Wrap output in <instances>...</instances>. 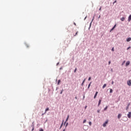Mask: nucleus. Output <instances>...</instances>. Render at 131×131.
Listing matches in <instances>:
<instances>
[{
    "label": "nucleus",
    "mask_w": 131,
    "mask_h": 131,
    "mask_svg": "<svg viewBox=\"0 0 131 131\" xmlns=\"http://www.w3.org/2000/svg\"><path fill=\"white\" fill-rule=\"evenodd\" d=\"M102 7H100L99 9V11H101Z\"/></svg>",
    "instance_id": "29"
},
{
    "label": "nucleus",
    "mask_w": 131,
    "mask_h": 131,
    "mask_svg": "<svg viewBox=\"0 0 131 131\" xmlns=\"http://www.w3.org/2000/svg\"><path fill=\"white\" fill-rule=\"evenodd\" d=\"M84 98H85V96H84V95L83 96V99H84Z\"/></svg>",
    "instance_id": "41"
},
{
    "label": "nucleus",
    "mask_w": 131,
    "mask_h": 131,
    "mask_svg": "<svg viewBox=\"0 0 131 131\" xmlns=\"http://www.w3.org/2000/svg\"><path fill=\"white\" fill-rule=\"evenodd\" d=\"M98 92H96L95 95L94 97V99H95V98L97 97V96L98 95Z\"/></svg>",
    "instance_id": "7"
},
{
    "label": "nucleus",
    "mask_w": 131,
    "mask_h": 131,
    "mask_svg": "<svg viewBox=\"0 0 131 131\" xmlns=\"http://www.w3.org/2000/svg\"><path fill=\"white\" fill-rule=\"evenodd\" d=\"M39 131H43V129H40L39 130Z\"/></svg>",
    "instance_id": "32"
},
{
    "label": "nucleus",
    "mask_w": 131,
    "mask_h": 131,
    "mask_svg": "<svg viewBox=\"0 0 131 131\" xmlns=\"http://www.w3.org/2000/svg\"><path fill=\"white\" fill-rule=\"evenodd\" d=\"M60 82H61V80H59L58 81L57 84H59Z\"/></svg>",
    "instance_id": "17"
},
{
    "label": "nucleus",
    "mask_w": 131,
    "mask_h": 131,
    "mask_svg": "<svg viewBox=\"0 0 131 131\" xmlns=\"http://www.w3.org/2000/svg\"><path fill=\"white\" fill-rule=\"evenodd\" d=\"M92 22H93V19H92V21H91V24H92Z\"/></svg>",
    "instance_id": "43"
},
{
    "label": "nucleus",
    "mask_w": 131,
    "mask_h": 131,
    "mask_svg": "<svg viewBox=\"0 0 131 131\" xmlns=\"http://www.w3.org/2000/svg\"><path fill=\"white\" fill-rule=\"evenodd\" d=\"M98 113H100V111H97Z\"/></svg>",
    "instance_id": "40"
},
{
    "label": "nucleus",
    "mask_w": 131,
    "mask_h": 131,
    "mask_svg": "<svg viewBox=\"0 0 131 131\" xmlns=\"http://www.w3.org/2000/svg\"><path fill=\"white\" fill-rule=\"evenodd\" d=\"M86 122V120H84L83 121V123H85Z\"/></svg>",
    "instance_id": "21"
},
{
    "label": "nucleus",
    "mask_w": 131,
    "mask_h": 131,
    "mask_svg": "<svg viewBox=\"0 0 131 131\" xmlns=\"http://www.w3.org/2000/svg\"><path fill=\"white\" fill-rule=\"evenodd\" d=\"M130 20H131V14L129 16L128 18V21L130 22Z\"/></svg>",
    "instance_id": "5"
},
{
    "label": "nucleus",
    "mask_w": 131,
    "mask_h": 131,
    "mask_svg": "<svg viewBox=\"0 0 131 131\" xmlns=\"http://www.w3.org/2000/svg\"><path fill=\"white\" fill-rule=\"evenodd\" d=\"M63 131H65V129H64L63 130Z\"/></svg>",
    "instance_id": "45"
},
{
    "label": "nucleus",
    "mask_w": 131,
    "mask_h": 131,
    "mask_svg": "<svg viewBox=\"0 0 131 131\" xmlns=\"http://www.w3.org/2000/svg\"><path fill=\"white\" fill-rule=\"evenodd\" d=\"M83 128L84 130H88V126L84 125L83 126Z\"/></svg>",
    "instance_id": "3"
},
{
    "label": "nucleus",
    "mask_w": 131,
    "mask_h": 131,
    "mask_svg": "<svg viewBox=\"0 0 131 131\" xmlns=\"http://www.w3.org/2000/svg\"><path fill=\"white\" fill-rule=\"evenodd\" d=\"M113 83H114V81H112V84H113Z\"/></svg>",
    "instance_id": "38"
},
{
    "label": "nucleus",
    "mask_w": 131,
    "mask_h": 131,
    "mask_svg": "<svg viewBox=\"0 0 131 131\" xmlns=\"http://www.w3.org/2000/svg\"><path fill=\"white\" fill-rule=\"evenodd\" d=\"M125 18L124 17H122L121 18V21H124V20H125Z\"/></svg>",
    "instance_id": "15"
},
{
    "label": "nucleus",
    "mask_w": 131,
    "mask_h": 131,
    "mask_svg": "<svg viewBox=\"0 0 131 131\" xmlns=\"http://www.w3.org/2000/svg\"><path fill=\"white\" fill-rule=\"evenodd\" d=\"M130 62L129 61H127L126 62V66H128V65H129L130 64Z\"/></svg>",
    "instance_id": "6"
},
{
    "label": "nucleus",
    "mask_w": 131,
    "mask_h": 131,
    "mask_svg": "<svg viewBox=\"0 0 131 131\" xmlns=\"http://www.w3.org/2000/svg\"><path fill=\"white\" fill-rule=\"evenodd\" d=\"M90 86H91V83H90L88 85V89H90Z\"/></svg>",
    "instance_id": "24"
},
{
    "label": "nucleus",
    "mask_w": 131,
    "mask_h": 131,
    "mask_svg": "<svg viewBox=\"0 0 131 131\" xmlns=\"http://www.w3.org/2000/svg\"><path fill=\"white\" fill-rule=\"evenodd\" d=\"M26 46L27 48H29V46H28V45L26 44Z\"/></svg>",
    "instance_id": "25"
},
{
    "label": "nucleus",
    "mask_w": 131,
    "mask_h": 131,
    "mask_svg": "<svg viewBox=\"0 0 131 131\" xmlns=\"http://www.w3.org/2000/svg\"><path fill=\"white\" fill-rule=\"evenodd\" d=\"M112 51L113 52H114V48H113L112 49Z\"/></svg>",
    "instance_id": "26"
},
{
    "label": "nucleus",
    "mask_w": 131,
    "mask_h": 131,
    "mask_svg": "<svg viewBox=\"0 0 131 131\" xmlns=\"http://www.w3.org/2000/svg\"><path fill=\"white\" fill-rule=\"evenodd\" d=\"M84 81H85V79L83 81V82L82 83V85H83V83H84Z\"/></svg>",
    "instance_id": "20"
},
{
    "label": "nucleus",
    "mask_w": 131,
    "mask_h": 131,
    "mask_svg": "<svg viewBox=\"0 0 131 131\" xmlns=\"http://www.w3.org/2000/svg\"><path fill=\"white\" fill-rule=\"evenodd\" d=\"M106 84H104L103 86H102V89H105V88H106Z\"/></svg>",
    "instance_id": "14"
},
{
    "label": "nucleus",
    "mask_w": 131,
    "mask_h": 131,
    "mask_svg": "<svg viewBox=\"0 0 131 131\" xmlns=\"http://www.w3.org/2000/svg\"><path fill=\"white\" fill-rule=\"evenodd\" d=\"M75 98L76 100H77V97L76 96Z\"/></svg>",
    "instance_id": "36"
},
{
    "label": "nucleus",
    "mask_w": 131,
    "mask_h": 131,
    "mask_svg": "<svg viewBox=\"0 0 131 131\" xmlns=\"http://www.w3.org/2000/svg\"><path fill=\"white\" fill-rule=\"evenodd\" d=\"M74 25L76 26V24L75 23H74Z\"/></svg>",
    "instance_id": "33"
},
{
    "label": "nucleus",
    "mask_w": 131,
    "mask_h": 131,
    "mask_svg": "<svg viewBox=\"0 0 131 131\" xmlns=\"http://www.w3.org/2000/svg\"><path fill=\"white\" fill-rule=\"evenodd\" d=\"M120 117H121V114H119L118 115V119H119L120 118Z\"/></svg>",
    "instance_id": "11"
},
{
    "label": "nucleus",
    "mask_w": 131,
    "mask_h": 131,
    "mask_svg": "<svg viewBox=\"0 0 131 131\" xmlns=\"http://www.w3.org/2000/svg\"><path fill=\"white\" fill-rule=\"evenodd\" d=\"M32 130H33V128L32 129Z\"/></svg>",
    "instance_id": "46"
},
{
    "label": "nucleus",
    "mask_w": 131,
    "mask_h": 131,
    "mask_svg": "<svg viewBox=\"0 0 131 131\" xmlns=\"http://www.w3.org/2000/svg\"><path fill=\"white\" fill-rule=\"evenodd\" d=\"M130 47H128L127 48V50H129V48H130Z\"/></svg>",
    "instance_id": "34"
},
{
    "label": "nucleus",
    "mask_w": 131,
    "mask_h": 131,
    "mask_svg": "<svg viewBox=\"0 0 131 131\" xmlns=\"http://www.w3.org/2000/svg\"><path fill=\"white\" fill-rule=\"evenodd\" d=\"M107 108H108V106H106L104 108V111H106V110L107 109Z\"/></svg>",
    "instance_id": "18"
},
{
    "label": "nucleus",
    "mask_w": 131,
    "mask_h": 131,
    "mask_svg": "<svg viewBox=\"0 0 131 131\" xmlns=\"http://www.w3.org/2000/svg\"><path fill=\"white\" fill-rule=\"evenodd\" d=\"M88 107V106L86 105V106H85V109H86V107Z\"/></svg>",
    "instance_id": "39"
},
{
    "label": "nucleus",
    "mask_w": 131,
    "mask_h": 131,
    "mask_svg": "<svg viewBox=\"0 0 131 131\" xmlns=\"http://www.w3.org/2000/svg\"><path fill=\"white\" fill-rule=\"evenodd\" d=\"M127 117H128V118H130V117H131V113H130V112H129V113H128V115H127Z\"/></svg>",
    "instance_id": "4"
},
{
    "label": "nucleus",
    "mask_w": 131,
    "mask_h": 131,
    "mask_svg": "<svg viewBox=\"0 0 131 131\" xmlns=\"http://www.w3.org/2000/svg\"><path fill=\"white\" fill-rule=\"evenodd\" d=\"M101 102H102V100L99 99V100L98 101V106H100V104H101Z\"/></svg>",
    "instance_id": "8"
},
{
    "label": "nucleus",
    "mask_w": 131,
    "mask_h": 131,
    "mask_svg": "<svg viewBox=\"0 0 131 131\" xmlns=\"http://www.w3.org/2000/svg\"><path fill=\"white\" fill-rule=\"evenodd\" d=\"M131 40V38L129 37L128 38L126 39V41H130Z\"/></svg>",
    "instance_id": "9"
},
{
    "label": "nucleus",
    "mask_w": 131,
    "mask_h": 131,
    "mask_svg": "<svg viewBox=\"0 0 131 131\" xmlns=\"http://www.w3.org/2000/svg\"><path fill=\"white\" fill-rule=\"evenodd\" d=\"M68 119H69V115H68V117L66 119V122H67V121H68Z\"/></svg>",
    "instance_id": "13"
},
{
    "label": "nucleus",
    "mask_w": 131,
    "mask_h": 131,
    "mask_svg": "<svg viewBox=\"0 0 131 131\" xmlns=\"http://www.w3.org/2000/svg\"><path fill=\"white\" fill-rule=\"evenodd\" d=\"M91 77H90L89 78L88 80H91Z\"/></svg>",
    "instance_id": "31"
},
{
    "label": "nucleus",
    "mask_w": 131,
    "mask_h": 131,
    "mask_svg": "<svg viewBox=\"0 0 131 131\" xmlns=\"http://www.w3.org/2000/svg\"><path fill=\"white\" fill-rule=\"evenodd\" d=\"M115 27H116V25H115L113 28L111 30V31H112V30H114V28H115Z\"/></svg>",
    "instance_id": "12"
},
{
    "label": "nucleus",
    "mask_w": 131,
    "mask_h": 131,
    "mask_svg": "<svg viewBox=\"0 0 131 131\" xmlns=\"http://www.w3.org/2000/svg\"><path fill=\"white\" fill-rule=\"evenodd\" d=\"M110 64H111V61L108 62V65H110Z\"/></svg>",
    "instance_id": "30"
},
{
    "label": "nucleus",
    "mask_w": 131,
    "mask_h": 131,
    "mask_svg": "<svg viewBox=\"0 0 131 131\" xmlns=\"http://www.w3.org/2000/svg\"><path fill=\"white\" fill-rule=\"evenodd\" d=\"M116 1H115L113 3V5H114L115 4V3H116Z\"/></svg>",
    "instance_id": "28"
},
{
    "label": "nucleus",
    "mask_w": 131,
    "mask_h": 131,
    "mask_svg": "<svg viewBox=\"0 0 131 131\" xmlns=\"http://www.w3.org/2000/svg\"><path fill=\"white\" fill-rule=\"evenodd\" d=\"M78 34V31H77L75 34L74 35V36H76V35H77Z\"/></svg>",
    "instance_id": "16"
},
{
    "label": "nucleus",
    "mask_w": 131,
    "mask_h": 131,
    "mask_svg": "<svg viewBox=\"0 0 131 131\" xmlns=\"http://www.w3.org/2000/svg\"><path fill=\"white\" fill-rule=\"evenodd\" d=\"M86 19V16L85 17L84 20H85Z\"/></svg>",
    "instance_id": "35"
},
{
    "label": "nucleus",
    "mask_w": 131,
    "mask_h": 131,
    "mask_svg": "<svg viewBox=\"0 0 131 131\" xmlns=\"http://www.w3.org/2000/svg\"><path fill=\"white\" fill-rule=\"evenodd\" d=\"M124 63H125V61H123V64Z\"/></svg>",
    "instance_id": "42"
},
{
    "label": "nucleus",
    "mask_w": 131,
    "mask_h": 131,
    "mask_svg": "<svg viewBox=\"0 0 131 131\" xmlns=\"http://www.w3.org/2000/svg\"><path fill=\"white\" fill-rule=\"evenodd\" d=\"M89 125L91 126V125H92V122H89Z\"/></svg>",
    "instance_id": "23"
},
{
    "label": "nucleus",
    "mask_w": 131,
    "mask_h": 131,
    "mask_svg": "<svg viewBox=\"0 0 131 131\" xmlns=\"http://www.w3.org/2000/svg\"><path fill=\"white\" fill-rule=\"evenodd\" d=\"M108 120H106L105 122L103 124V127H106V125L108 124Z\"/></svg>",
    "instance_id": "1"
},
{
    "label": "nucleus",
    "mask_w": 131,
    "mask_h": 131,
    "mask_svg": "<svg viewBox=\"0 0 131 131\" xmlns=\"http://www.w3.org/2000/svg\"><path fill=\"white\" fill-rule=\"evenodd\" d=\"M60 94H62V92H60Z\"/></svg>",
    "instance_id": "44"
},
{
    "label": "nucleus",
    "mask_w": 131,
    "mask_h": 131,
    "mask_svg": "<svg viewBox=\"0 0 131 131\" xmlns=\"http://www.w3.org/2000/svg\"><path fill=\"white\" fill-rule=\"evenodd\" d=\"M63 125V123L61 124L60 127H62V126Z\"/></svg>",
    "instance_id": "37"
},
{
    "label": "nucleus",
    "mask_w": 131,
    "mask_h": 131,
    "mask_svg": "<svg viewBox=\"0 0 131 131\" xmlns=\"http://www.w3.org/2000/svg\"><path fill=\"white\" fill-rule=\"evenodd\" d=\"M113 90H112V89H110V93L111 94L112 93H113Z\"/></svg>",
    "instance_id": "19"
},
{
    "label": "nucleus",
    "mask_w": 131,
    "mask_h": 131,
    "mask_svg": "<svg viewBox=\"0 0 131 131\" xmlns=\"http://www.w3.org/2000/svg\"><path fill=\"white\" fill-rule=\"evenodd\" d=\"M68 125V123H67L66 125V127H67V126Z\"/></svg>",
    "instance_id": "27"
},
{
    "label": "nucleus",
    "mask_w": 131,
    "mask_h": 131,
    "mask_svg": "<svg viewBox=\"0 0 131 131\" xmlns=\"http://www.w3.org/2000/svg\"><path fill=\"white\" fill-rule=\"evenodd\" d=\"M49 110H50V109L49 108V107H47V108L46 109V110H45V114L47 113V111H49Z\"/></svg>",
    "instance_id": "10"
},
{
    "label": "nucleus",
    "mask_w": 131,
    "mask_h": 131,
    "mask_svg": "<svg viewBox=\"0 0 131 131\" xmlns=\"http://www.w3.org/2000/svg\"><path fill=\"white\" fill-rule=\"evenodd\" d=\"M127 84L129 85V86H131V81L130 80H129L128 81H127Z\"/></svg>",
    "instance_id": "2"
},
{
    "label": "nucleus",
    "mask_w": 131,
    "mask_h": 131,
    "mask_svg": "<svg viewBox=\"0 0 131 131\" xmlns=\"http://www.w3.org/2000/svg\"><path fill=\"white\" fill-rule=\"evenodd\" d=\"M77 70V68H75V70H74V72H76V71Z\"/></svg>",
    "instance_id": "22"
}]
</instances>
